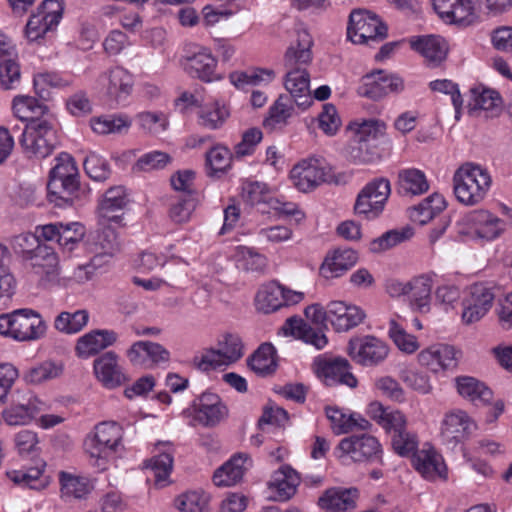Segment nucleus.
<instances>
[{
    "instance_id": "1",
    "label": "nucleus",
    "mask_w": 512,
    "mask_h": 512,
    "mask_svg": "<svg viewBox=\"0 0 512 512\" xmlns=\"http://www.w3.org/2000/svg\"><path fill=\"white\" fill-rule=\"evenodd\" d=\"M296 42V46L291 45L285 53L284 65L287 71L284 86L289 92L287 96L292 97L296 106L305 109L312 103L310 75L306 68L312 61L313 40L307 30L301 29L297 32Z\"/></svg>"
},
{
    "instance_id": "2",
    "label": "nucleus",
    "mask_w": 512,
    "mask_h": 512,
    "mask_svg": "<svg viewBox=\"0 0 512 512\" xmlns=\"http://www.w3.org/2000/svg\"><path fill=\"white\" fill-rule=\"evenodd\" d=\"M47 324L41 314L30 308L14 310L0 315V334L21 342L45 337Z\"/></svg>"
},
{
    "instance_id": "3",
    "label": "nucleus",
    "mask_w": 512,
    "mask_h": 512,
    "mask_svg": "<svg viewBox=\"0 0 512 512\" xmlns=\"http://www.w3.org/2000/svg\"><path fill=\"white\" fill-rule=\"evenodd\" d=\"M491 182V177L486 169L467 163L454 173V194L459 202L465 205H476L484 199Z\"/></svg>"
},
{
    "instance_id": "4",
    "label": "nucleus",
    "mask_w": 512,
    "mask_h": 512,
    "mask_svg": "<svg viewBox=\"0 0 512 512\" xmlns=\"http://www.w3.org/2000/svg\"><path fill=\"white\" fill-rule=\"evenodd\" d=\"M123 437L122 427L116 422H102L95 426L92 435H88L84 441V448L93 465L103 471L107 468V462L112 457Z\"/></svg>"
},
{
    "instance_id": "5",
    "label": "nucleus",
    "mask_w": 512,
    "mask_h": 512,
    "mask_svg": "<svg viewBox=\"0 0 512 512\" xmlns=\"http://www.w3.org/2000/svg\"><path fill=\"white\" fill-rule=\"evenodd\" d=\"M20 145L29 158H46L57 145L56 130L45 118L31 120L26 123Z\"/></svg>"
},
{
    "instance_id": "6",
    "label": "nucleus",
    "mask_w": 512,
    "mask_h": 512,
    "mask_svg": "<svg viewBox=\"0 0 512 512\" xmlns=\"http://www.w3.org/2000/svg\"><path fill=\"white\" fill-rule=\"evenodd\" d=\"M337 457L343 462L383 464V449L378 439L369 434L343 438L337 448Z\"/></svg>"
},
{
    "instance_id": "7",
    "label": "nucleus",
    "mask_w": 512,
    "mask_h": 512,
    "mask_svg": "<svg viewBox=\"0 0 512 512\" xmlns=\"http://www.w3.org/2000/svg\"><path fill=\"white\" fill-rule=\"evenodd\" d=\"M244 355V345L236 333L225 332L217 339V347L206 349L197 366L201 370L228 366L237 362Z\"/></svg>"
},
{
    "instance_id": "8",
    "label": "nucleus",
    "mask_w": 512,
    "mask_h": 512,
    "mask_svg": "<svg viewBox=\"0 0 512 512\" xmlns=\"http://www.w3.org/2000/svg\"><path fill=\"white\" fill-rule=\"evenodd\" d=\"M387 31V26L370 11L355 9L350 13L347 36L353 43L382 41L387 37Z\"/></svg>"
},
{
    "instance_id": "9",
    "label": "nucleus",
    "mask_w": 512,
    "mask_h": 512,
    "mask_svg": "<svg viewBox=\"0 0 512 512\" xmlns=\"http://www.w3.org/2000/svg\"><path fill=\"white\" fill-rule=\"evenodd\" d=\"M304 299V293L292 290L276 280L269 281L259 288L255 296L258 311L270 314L283 307L296 305Z\"/></svg>"
},
{
    "instance_id": "10",
    "label": "nucleus",
    "mask_w": 512,
    "mask_h": 512,
    "mask_svg": "<svg viewBox=\"0 0 512 512\" xmlns=\"http://www.w3.org/2000/svg\"><path fill=\"white\" fill-rule=\"evenodd\" d=\"M182 415L204 427H214L228 416V408L217 394L205 392L194 399Z\"/></svg>"
},
{
    "instance_id": "11",
    "label": "nucleus",
    "mask_w": 512,
    "mask_h": 512,
    "mask_svg": "<svg viewBox=\"0 0 512 512\" xmlns=\"http://www.w3.org/2000/svg\"><path fill=\"white\" fill-rule=\"evenodd\" d=\"M62 0H44L26 24V37L29 41H37L58 26L63 14Z\"/></svg>"
},
{
    "instance_id": "12",
    "label": "nucleus",
    "mask_w": 512,
    "mask_h": 512,
    "mask_svg": "<svg viewBox=\"0 0 512 512\" xmlns=\"http://www.w3.org/2000/svg\"><path fill=\"white\" fill-rule=\"evenodd\" d=\"M217 63L209 48L198 45H190L181 60L185 72L203 82L220 79L216 73Z\"/></svg>"
},
{
    "instance_id": "13",
    "label": "nucleus",
    "mask_w": 512,
    "mask_h": 512,
    "mask_svg": "<svg viewBox=\"0 0 512 512\" xmlns=\"http://www.w3.org/2000/svg\"><path fill=\"white\" fill-rule=\"evenodd\" d=\"M348 354L354 362L371 367L382 363L387 358L389 347L381 339L365 335L350 339Z\"/></svg>"
},
{
    "instance_id": "14",
    "label": "nucleus",
    "mask_w": 512,
    "mask_h": 512,
    "mask_svg": "<svg viewBox=\"0 0 512 512\" xmlns=\"http://www.w3.org/2000/svg\"><path fill=\"white\" fill-rule=\"evenodd\" d=\"M495 297L494 285L489 283L471 285L468 296L463 300V322L472 324L481 320L492 308Z\"/></svg>"
},
{
    "instance_id": "15",
    "label": "nucleus",
    "mask_w": 512,
    "mask_h": 512,
    "mask_svg": "<svg viewBox=\"0 0 512 512\" xmlns=\"http://www.w3.org/2000/svg\"><path fill=\"white\" fill-rule=\"evenodd\" d=\"M97 83L109 101L120 104L131 95L134 78L127 69L115 66L102 72L97 79Z\"/></svg>"
},
{
    "instance_id": "16",
    "label": "nucleus",
    "mask_w": 512,
    "mask_h": 512,
    "mask_svg": "<svg viewBox=\"0 0 512 512\" xmlns=\"http://www.w3.org/2000/svg\"><path fill=\"white\" fill-rule=\"evenodd\" d=\"M476 429V423L465 411L456 410L446 414L442 420L440 437L443 444L454 449L467 440Z\"/></svg>"
},
{
    "instance_id": "17",
    "label": "nucleus",
    "mask_w": 512,
    "mask_h": 512,
    "mask_svg": "<svg viewBox=\"0 0 512 512\" xmlns=\"http://www.w3.org/2000/svg\"><path fill=\"white\" fill-rule=\"evenodd\" d=\"M48 199L58 207L81 204L89 197V189L81 187L78 178L49 179L47 184Z\"/></svg>"
},
{
    "instance_id": "18",
    "label": "nucleus",
    "mask_w": 512,
    "mask_h": 512,
    "mask_svg": "<svg viewBox=\"0 0 512 512\" xmlns=\"http://www.w3.org/2000/svg\"><path fill=\"white\" fill-rule=\"evenodd\" d=\"M327 177V167L321 160L316 158L302 160L290 172L293 185L301 192L315 189L327 181Z\"/></svg>"
},
{
    "instance_id": "19",
    "label": "nucleus",
    "mask_w": 512,
    "mask_h": 512,
    "mask_svg": "<svg viewBox=\"0 0 512 512\" xmlns=\"http://www.w3.org/2000/svg\"><path fill=\"white\" fill-rule=\"evenodd\" d=\"M403 88L404 83L400 77L377 70L362 78L358 94L372 100H379L389 93L402 91Z\"/></svg>"
},
{
    "instance_id": "20",
    "label": "nucleus",
    "mask_w": 512,
    "mask_h": 512,
    "mask_svg": "<svg viewBox=\"0 0 512 512\" xmlns=\"http://www.w3.org/2000/svg\"><path fill=\"white\" fill-rule=\"evenodd\" d=\"M25 265L46 285L57 280L59 260L54 249L44 243L24 261Z\"/></svg>"
},
{
    "instance_id": "21",
    "label": "nucleus",
    "mask_w": 512,
    "mask_h": 512,
    "mask_svg": "<svg viewBox=\"0 0 512 512\" xmlns=\"http://www.w3.org/2000/svg\"><path fill=\"white\" fill-rule=\"evenodd\" d=\"M317 374L326 386L344 385L355 388L358 380L351 372V365L345 358L317 361Z\"/></svg>"
},
{
    "instance_id": "22",
    "label": "nucleus",
    "mask_w": 512,
    "mask_h": 512,
    "mask_svg": "<svg viewBox=\"0 0 512 512\" xmlns=\"http://www.w3.org/2000/svg\"><path fill=\"white\" fill-rule=\"evenodd\" d=\"M460 352L448 344H435L418 354L419 363L433 373L457 367Z\"/></svg>"
},
{
    "instance_id": "23",
    "label": "nucleus",
    "mask_w": 512,
    "mask_h": 512,
    "mask_svg": "<svg viewBox=\"0 0 512 512\" xmlns=\"http://www.w3.org/2000/svg\"><path fill=\"white\" fill-rule=\"evenodd\" d=\"M434 10L446 22L468 26L476 18L472 0H432Z\"/></svg>"
},
{
    "instance_id": "24",
    "label": "nucleus",
    "mask_w": 512,
    "mask_h": 512,
    "mask_svg": "<svg viewBox=\"0 0 512 512\" xmlns=\"http://www.w3.org/2000/svg\"><path fill=\"white\" fill-rule=\"evenodd\" d=\"M359 490L355 487H332L318 498L317 505L325 512H352L357 507Z\"/></svg>"
},
{
    "instance_id": "25",
    "label": "nucleus",
    "mask_w": 512,
    "mask_h": 512,
    "mask_svg": "<svg viewBox=\"0 0 512 512\" xmlns=\"http://www.w3.org/2000/svg\"><path fill=\"white\" fill-rule=\"evenodd\" d=\"M118 360L119 356L115 352L108 351L97 357L93 362L95 376L106 388L119 387L128 380Z\"/></svg>"
},
{
    "instance_id": "26",
    "label": "nucleus",
    "mask_w": 512,
    "mask_h": 512,
    "mask_svg": "<svg viewBox=\"0 0 512 512\" xmlns=\"http://www.w3.org/2000/svg\"><path fill=\"white\" fill-rule=\"evenodd\" d=\"M43 406L44 403L31 393H28L27 397H22V399L17 395L16 399H12L11 407L4 410L3 418L10 426L26 425L43 410Z\"/></svg>"
},
{
    "instance_id": "27",
    "label": "nucleus",
    "mask_w": 512,
    "mask_h": 512,
    "mask_svg": "<svg viewBox=\"0 0 512 512\" xmlns=\"http://www.w3.org/2000/svg\"><path fill=\"white\" fill-rule=\"evenodd\" d=\"M365 318V313L357 306L343 301H331L328 304V321L337 332H346L358 326Z\"/></svg>"
},
{
    "instance_id": "28",
    "label": "nucleus",
    "mask_w": 512,
    "mask_h": 512,
    "mask_svg": "<svg viewBox=\"0 0 512 512\" xmlns=\"http://www.w3.org/2000/svg\"><path fill=\"white\" fill-rule=\"evenodd\" d=\"M169 442H158L156 449L159 453L145 462V468L148 469L153 478L154 484L158 488L166 487L169 483V476L173 469V450Z\"/></svg>"
},
{
    "instance_id": "29",
    "label": "nucleus",
    "mask_w": 512,
    "mask_h": 512,
    "mask_svg": "<svg viewBox=\"0 0 512 512\" xmlns=\"http://www.w3.org/2000/svg\"><path fill=\"white\" fill-rule=\"evenodd\" d=\"M466 222L478 238L485 240H493L505 230L504 221L487 210L481 209L470 212L466 216Z\"/></svg>"
},
{
    "instance_id": "30",
    "label": "nucleus",
    "mask_w": 512,
    "mask_h": 512,
    "mask_svg": "<svg viewBox=\"0 0 512 512\" xmlns=\"http://www.w3.org/2000/svg\"><path fill=\"white\" fill-rule=\"evenodd\" d=\"M118 335L113 330L96 329L81 336L76 343V354L81 358H89L112 346Z\"/></svg>"
},
{
    "instance_id": "31",
    "label": "nucleus",
    "mask_w": 512,
    "mask_h": 512,
    "mask_svg": "<svg viewBox=\"0 0 512 512\" xmlns=\"http://www.w3.org/2000/svg\"><path fill=\"white\" fill-rule=\"evenodd\" d=\"M409 42L411 48L420 53L430 66H438L447 56L448 47L441 37H412Z\"/></svg>"
},
{
    "instance_id": "32",
    "label": "nucleus",
    "mask_w": 512,
    "mask_h": 512,
    "mask_svg": "<svg viewBox=\"0 0 512 512\" xmlns=\"http://www.w3.org/2000/svg\"><path fill=\"white\" fill-rule=\"evenodd\" d=\"M357 260L358 255L355 250L337 249L331 257H326L320 268V273L326 279L338 278L352 268Z\"/></svg>"
},
{
    "instance_id": "33",
    "label": "nucleus",
    "mask_w": 512,
    "mask_h": 512,
    "mask_svg": "<svg viewBox=\"0 0 512 512\" xmlns=\"http://www.w3.org/2000/svg\"><path fill=\"white\" fill-rule=\"evenodd\" d=\"M396 189L402 196H417L429 190V183L423 171L406 168L398 172Z\"/></svg>"
},
{
    "instance_id": "34",
    "label": "nucleus",
    "mask_w": 512,
    "mask_h": 512,
    "mask_svg": "<svg viewBox=\"0 0 512 512\" xmlns=\"http://www.w3.org/2000/svg\"><path fill=\"white\" fill-rule=\"evenodd\" d=\"M414 468L426 479L446 478V466L434 450H420L413 455Z\"/></svg>"
},
{
    "instance_id": "35",
    "label": "nucleus",
    "mask_w": 512,
    "mask_h": 512,
    "mask_svg": "<svg viewBox=\"0 0 512 512\" xmlns=\"http://www.w3.org/2000/svg\"><path fill=\"white\" fill-rule=\"evenodd\" d=\"M456 387L458 393L471 401L474 405H486L493 398L492 390L483 382L469 376H461L456 378Z\"/></svg>"
},
{
    "instance_id": "36",
    "label": "nucleus",
    "mask_w": 512,
    "mask_h": 512,
    "mask_svg": "<svg viewBox=\"0 0 512 512\" xmlns=\"http://www.w3.org/2000/svg\"><path fill=\"white\" fill-rule=\"evenodd\" d=\"M390 193V181L383 177L376 178L369 182L358 194V208L369 207L364 200L367 201L366 199L374 197L375 211L382 212Z\"/></svg>"
},
{
    "instance_id": "37",
    "label": "nucleus",
    "mask_w": 512,
    "mask_h": 512,
    "mask_svg": "<svg viewBox=\"0 0 512 512\" xmlns=\"http://www.w3.org/2000/svg\"><path fill=\"white\" fill-rule=\"evenodd\" d=\"M295 102L292 97L280 95L270 107L268 116L264 119L263 125L270 130L281 129L288 124L289 119L295 113Z\"/></svg>"
},
{
    "instance_id": "38",
    "label": "nucleus",
    "mask_w": 512,
    "mask_h": 512,
    "mask_svg": "<svg viewBox=\"0 0 512 512\" xmlns=\"http://www.w3.org/2000/svg\"><path fill=\"white\" fill-rule=\"evenodd\" d=\"M432 281L431 278L421 275L408 282L407 295L411 305L420 313L430 311Z\"/></svg>"
},
{
    "instance_id": "39",
    "label": "nucleus",
    "mask_w": 512,
    "mask_h": 512,
    "mask_svg": "<svg viewBox=\"0 0 512 512\" xmlns=\"http://www.w3.org/2000/svg\"><path fill=\"white\" fill-rule=\"evenodd\" d=\"M299 483L298 473L292 467L283 465L272 475L270 487L282 500H288L295 494Z\"/></svg>"
},
{
    "instance_id": "40",
    "label": "nucleus",
    "mask_w": 512,
    "mask_h": 512,
    "mask_svg": "<svg viewBox=\"0 0 512 512\" xmlns=\"http://www.w3.org/2000/svg\"><path fill=\"white\" fill-rule=\"evenodd\" d=\"M275 348L271 343H263L248 358V365L256 374L268 376L276 371Z\"/></svg>"
},
{
    "instance_id": "41",
    "label": "nucleus",
    "mask_w": 512,
    "mask_h": 512,
    "mask_svg": "<svg viewBox=\"0 0 512 512\" xmlns=\"http://www.w3.org/2000/svg\"><path fill=\"white\" fill-rule=\"evenodd\" d=\"M242 465L241 454L233 456L215 471L213 475L214 484L218 487H230L239 483L244 475Z\"/></svg>"
},
{
    "instance_id": "42",
    "label": "nucleus",
    "mask_w": 512,
    "mask_h": 512,
    "mask_svg": "<svg viewBox=\"0 0 512 512\" xmlns=\"http://www.w3.org/2000/svg\"><path fill=\"white\" fill-rule=\"evenodd\" d=\"M89 313L85 309L74 312L62 311L54 320V328L63 334H76L80 332L88 323Z\"/></svg>"
},
{
    "instance_id": "43",
    "label": "nucleus",
    "mask_w": 512,
    "mask_h": 512,
    "mask_svg": "<svg viewBox=\"0 0 512 512\" xmlns=\"http://www.w3.org/2000/svg\"><path fill=\"white\" fill-rule=\"evenodd\" d=\"M130 202L125 187H111L105 193L104 199L100 205V211L104 218L108 220L118 221L120 216L111 215L113 212L124 209Z\"/></svg>"
},
{
    "instance_id": "44",
    "label": "nucleus",
    "mask_w": 512,
    "mask_h": 512,
    "mask_svg": "<svg viewBox=\"0 0 512 512\" xmlns=\"http://www.w3.org/2000/svg\"><path fill=\"white\" fill-rule=\"evenodd\" d=\"M275 78V72L268 68H251L246 71H235L229 75L230 82L238 89L255 86L261 82L269 83Z\"/></svg>"
},
{
    "instance_id": "45",
    "label": "nucleus",
    "mask_w": 512,
    "mask_h": 512,
    "mask_svg": "<svg viewBox=\"0 0 512 512\" xmlns=\"http://www.w3.org/2000/svg\"><path fill=\"white\" fill-rule=\"evenodd\" d=\"M13 112L15 116L27 123L48 111L46 105L40 103L32 96L18 95L13 99Z\"/></svg>"
},
{
    "instance_id": "46",
    "label": "nucleus",
    "mask_w": 512,
    "mask_h": 512,
    "mask_svg": "<svg viewBox=\"0 0 512 512\" xmlns=\"http://www.w3.org/2000/svg\"><path fill=\"white\" fill-rule=\"evenodd\" d=\"M120 249L118 234L111 227H105L98 233L94 243V256H99L102 264L107 262V258L112 257Z\"/></svg>"
},
{
    "instance_id": "47",
    "label": "nucleus",
    "mask_w": 512,
    "mask_h": 512,
    "mask_svg": "<svg viewBox=\"0 0 512 512\" xmlns=\"http://www.w3.org/2000/svg\"><path fill=\"white\" fill-rule=\"evenodd\" d=\"M471 100L468 104L469 112L473 113L477 110L493 111L499 109L501 105V97L494 90L482 87L472 88Z\"/></svg>"
},
{
    "instance_id": "48",
    "label": "nucleus",
    "mask_w": 512,
    "mask_h": 512,
    "mask_svg": "<svg viewBox=\"0 0 512 512\" xmlns=\"http://www.w3.org/2000/svg\"><path fill=\"white\" fill-rule=\"evenodd\" d=\"M91 128L98 134L123 133L126 132L132 122L126 115L100 116L90 121Z\"/></svg>"
},
{
    "instance_id": "49",
    "label": "nucleus",
    "mask_w": 512,
    "mask_h": 512,
    "mask_svg": "<svg viewBox=\"0 0 512 512\" xmlns=\"http://www.w3.org/2000/svg\"><path fill=\"white\" fill-rule=\"evenodd\" d=\"M199 124L207 129H219L226 119L229 117V110L225 105L219 102H214L210 105H205L198 113Z\"/></svg>"
},
{
    "instance_id": "50",
    "label": "nucleus",
    "mask_w": 512,
    "mask_h": 512,
    "mask_svg": "<svg viewBox=\"0 0 512 512\" xmlns=\"http://www.w3.org/2000/svg\"><path fill=\"white\" fill-rule=\"evenodd\" d=\"M63 368L61 365H58L51 361H44L37 366L29 368L23 379L28 384H41L44 381L51 380L57 378L61 375Z\"/></svg>"
},
{
    "instance_id": "51",
    "label": "nucleus",
    "mask_w": 512,
    "mask_h": 512,
    "mask_svg": "<svg viewBox=\"0 0 512 512\" xmlns=\"http://www.w3.org/2000/svg\"><path fill=\"white\" fill-rule=\"evenodd\" d=\"M34 89L38 97L47 100L50 97V88H64L70 85V81L62 78L54 72L38 73L33 79Z\"/></svg>"
},
{
    "instance_id": "52",
    "label": "nucleus",
    "mask_w": 512,
    "mask_h": 512,
    "mask_svg": "<svg viewBox=\"0 0 512 512\" xmlns=\"http://www.w3.org/2000/svg\"><path fill=\"white\" fill-rule=\"evenodd\" d=\"M85 235L84 226L78 222L68 224L61 223L59 246L63 252L72 253L83 240Z\"/></svg>"
},
{
    "instance_id": "53",
    "label": "nucleus",
    "mask_w": 512,
    "mask_h": 512,
    "mask_svg": "<svg viewBox=\"0 0 512 512\" xmlns=\"http://www.w3.org/2000/svg\"><path fill=\"white\" fill-rule=\"evenodd\" d=\"M44 467L45 464L41 462L35 467L21 470H11L6 474L7 477L17 485L29 487L31 489H39L43 486L40 482V477L43 473Z\"/></svg>"
},
{
    "instance_id": "54",
    "label": "nucleus",
    "mask_w": 512,
    "mask_h": 512,
    "mask_svg": "<svg viewBox=\"0 0 512 512\" xmlns=\"http://www.w3.org/2000/svg\"><path fill=\"white\" fill-rule=\"evenodd\" d=\"M176 507L181 512H209V496L203 491H190L180 495Z\"/></svg>"
},
{
    "instance_id": "55",
    "label": "nucleus",
    "mask_w": 512,
    "mask_h": 512,
    "mask_svg": "<svg viewBox=\"0 0 512 512\" xmlns=\"http://www.w3.org/2000/svg\"><path fill=\"white\" fill-rule=\"evenodd\" d=\"M238 267L247 272L263 273L267 267V258L246 246L238 247Z\"/></svg>"
},
{
    "instance_id": "56",
    "label": "nucleus",
    "mask_w": 512,
    "mask_h": 512,
    "mask_svg": "<svg viewBox=\"0 0 512 512\" xmlns=\"http://www.w3.org/2000/svg\"><path fill=\"white\" fill-rule=\"evenodd\" d=\"M412 236L413 229L410 227H406L401 230H390L379 238L374 239L370 243V250L374 253H379L402 243Z\"/></svg>"
},
{
    "instance_id": "57",
    "label": "nucleus",
    "mask_w": 512,
    "mask_h": 512,
    "mask_svg": "<svg viewBox=\"0 0 512 512\" xmlns=\"http://www.w3.org/2000/svg\"><path fill=\"white\" fill-rule=\"evenodd\" d=\"M61 492L65 497L83 498L90 492V485L85 478L60 473Z\"/></svg>"
},
{
    "instance_id": "58",
    "label": "nucleus",
    "mask_w": 512,
    "mask_h": 512,
    "mask_svg": "<svg viewBox=\"0 0 512 512\" xmlns=\"http://www.w3.org/2000/svg\"><path fill=\"white\" fill-rule=\"evenodd\" d=\"M287 324L291 325L292 333L299 335L306 343L315 346L317 349L326 346L328 339L322 331L305 324L302 325L294 318H289Z\"/></svg>"
},
{
    "instance_id": "59",
    "label": "nucleus",
    "mask_w": 512,
    "mask_h": 512,
    "mask_svg": "<svg viewBox=\"0 0 512 512\" xmlns=\"http://www.w3.org/2000/svg\"><path fill=\"white\" fill-rule=\"evenodd\" d=\"M350 128L355 131L354 136L358 138V142L363 141L365 144L383 136L386 131V124L380 120L369 119L361 123H353Z\"/></svg>"
},
{
    "instance_id": "60",
    "label": "nucleus",
    "mask_w": 512,
    "mask_h": 512,
    "mask_svg": "<svg viewBox=\"0 0 512 512\" xmlns=\"http://www.w3.org/2000/svg\"><path fill=\"white\" fill-rule=\"evenodd\" d=\"M389 336L394 344L407 354H412L419 348L416 337L408 334L406 330L394 320H391L389 323Z\"/></svg>"
},
{
    "instance_id": "61",
    "label": "nucleus",
    "mask_w": 512,
    "mask_h": 512,
    "mask_svg": "<svg viewBox=\"0 0 512 512\" xmlns=\"http://www.w3.org/2000/svg\"><path fill=\"white\" fill-rule=\"evenodd\" d=\"M391 443L394 451L400 456L414 455L418 452V437L415 433L408 431L406 426L391 435Z\"/></svg>"
},
{
    "instance_id": "62",
    "label": "nucleus",
    "mask_w": 512,
    "mask_h": 512,
    "mask_svg": "<svg viewBox=\"0 0 512 512\" xmlns=\"http://www.w3.org/2000/svg\"><path fill=\"white\" fill-rule=\"evenodd\" d=\"M83 166L86 174L95 181L103 182L109 178L111 173L108 162L94 152L86 156Z\"/></svg>"
},
{
    "instance_id": "63",
    "label": "nucleus",
    "mask_w": 512,
    "mask_h": 512,
    "mask_svg": "<svg viewBox=\"0 0 512 512\" xmlns=\"http://www.w3.org/2000/svg\"><path fill=\"white\" fill-rule=\"evenodd\" d=\"M232 161V154L230 150L223 145H216L206 153V165L211 173L226 171Z\"/></svg>"
},
{
    "instance_id": "64",
    "label": "nucleus",
    "mask_w": 512,
    "mask_h": 512,
    "mask_svg": "<svg viewBox=\"0 0 512 512\" xmlns=\"http://www.w3.org/2000/svg\"><path fill=\"white\" fill-rule=\"evenodd\" d=\"M171 157L169 154L162 151H152L142 155L134 164L133 171L135 172H149L152 170L163 169L170 163Z\"/></svg>"
}]
</instances>
